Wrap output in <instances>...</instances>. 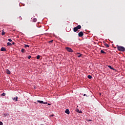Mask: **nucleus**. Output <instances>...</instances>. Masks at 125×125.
I'll return each mask as SVG.
<instances>
[{
	"label": "nucleus",
	"instance_id": "b1692460",
	"mask_svg": "<svg viewBox=\"0 0 125 125\" xmlns=\"http://www.w3.org/2000/svg\"><path fill=\"white\" fill-rule=\"evenodd\" d=\"M29 45H25V47H29Z\"/></svg>",
	"mask_w": 125,
	"mask_h": 125
},
{
	"label": "nucleus",
	"instance_id": "423d86ee",
	"mask_svg": "<svg viewBox=\"0 0 125 125\" xmlns=\"http://www.w3.org/2000/svg\"><path fill=\"white\" fill-rule=\"evenodd\" d=\"M1 51H6V48L5 47H2L1 48Z\"/></svg>",
	"mask_w": 125,
	"mask_h": 125
},
{
	"label": "nucleus",
	"instance_id": "4be33fe9",
	"mask_svg": "<svg viewBox=\"0 0 125 125\" xmlns=\"http://www.w3.org/2000/svg\"><path fill=\"white\" fill-rule=\"evenodd\" d=\"M82 55H83V54H80V55L78 56V57L80 58V57H82Z\"/></svg>",
	"mask_w": 125,
	"mask_h": 125
},
{
	"label": "nucleus",
	"instance_id": "39448f33",
	"mask_svg": "<svg viewBox=\"0 0 125 125\" xmlns=\"http://www.w3.org/2000/svg\"><path fill=\"white\" fill-rule=\"evenodd\" d=\"M65 113L66 114H67V115H69V114H70V111H69V109H66L65 111Z\"/></svg>",
	"mask_w": 125,
	"mask_h": 125
},
{
	"label": "nucleus",
	"instance_id": "1a4fd4ad",
	"mask_svg": "<svg viewBox=\"0 0 125 125\" xmlns=\"http://www.w3.org/2000/svg\"><path fill=\"white\" fill-rule=\"evenodd\" d=\"M37 102H38V103H40L41 104H43V103H44V102H43V101H40V100H38Z\"/></svg>",
	"mask_w": 125,
	"mask_h": 125
},
{
	"label": "nucleus",
	"instance_id": "f257e3e1",
	"mask_svg": "<svg viewBox=\"0 0 125 125\" xmlns=\"http://www.w3.org/2000/svg\"><path fill=\"white\" fill-rule=\"evenodd\" d=\"M117 49L119 51L124 52L125 51V47L122 46H119L118 45H117Z\"/></svg>",
	"mask_w": 125,
	"mask_h": 125
},
{
	"label": "nucleus",
	"instance_id": "c85d7f7f",
	"mask_svg": "<svg viewBox=\"0 0 125 125\" xmlns=\"http://www.w3.org/2000/svg\"><path fill=\"white\" fill-rule=\"evenodd\" d=\"M43 104H47V102L44 103Z\"/></svg>",
	"mask_w": 125,
	"mask_h": 125
},
{
	"label": "nucleus",
	"instance_id": "7c9ffc66",
	"mask_svg": "<svg viewBox=\"0 0 125 125\" xmlns=\"http://www.w3.org/2000/svg\"><path fill=\"white\" fill-rule=\"evenodd\" d=\"M12 44H15V42H13L12 43Z\"/></svg>",
	"mask_w": 125,
	"mask_h": 125
},
{
	"label": "nucleus",
	"instance_id": "bb28decb",
	"mask_svg": "<svg viewBox=\"0 0 125 125\" xmlns=\"http://www.w3.org/2000/svg\"><path fill=\"white\" fill-rule=\"evenodd\" d=\"M31 56H29L28 57V59H31Z\"/></svg>",
	"mask_w": 125,
	"mask_h": 125
},
{
	"label": "nucleus",
	"instance_id": "2f4dec72",
	"mask_svg": "<svg viewBox=\"0 0 125 125\" xmlns=\"http://www.w3.org/2000/svg\"><path fill=\"white\" fill-rule=\"evenodd\" d=\"M51 105L50 104H48V105Z\"/></svg>",
	"mask_w": 125,
	"mask_h": 125
},
{
	"label": "nucleus",
	"instance_id": "6e6552de",
	"mask_svg": "<svg viewBox=\"0 0 125 125\" xmlns=\"http://www.w3.org/2000/svg\"><path fill=\"white\" fill-rule=\"evenodd\" d=\"M76 112H77V113H79V114H82V110H80L79 109H76Z\"/></svg>",
	"mask_w": 125,
	"mask_h": 125
},
{
	"label": "nucleus",
	"instance_id": "f3484780",
	"mask_svg": "<svg viewBox=\"0 0 125 125\" xmlns=\"http://www.w3.org/2000/svg\"><path fill=\"white\" fill-rule=\"evenodd\" d=\"M40 58H41V56L40 55H38L37 56V59H40Z\"/></svg>",
	"mask_w": 125,
	"mask_h": 125
},
{
	"label": "nucleus",
	"instance_id": "393cba45",
	"mask_svg": "<svg viewBox=\"0 0 125 125\" xmlns=\"http://www.w3.org/2000/svg\"><path fill=\"white\" fill-rule=\"evenodd\" d=\"M3 123L2 122L0 121V125H3Z\"/></svg>",
	"mask_w": 125,
	"mask_h": 125
},
{
	"label": "nucleus",
	"instance_id": "5701e85b",
	"mask_svg": "<svg viewBox=\"0 0 125 125\" xmlns=\"http://www.w3.org/2000/svg\"><path fill=\"white\" fill-rule=\"evenodd\" d=\"M8 41L9 42H12V40H11V39H8Z\"/></svg>",
	"mask_w": 125,
	"mask_h": 125
},
{
	"label": "nucleus",
	"instance_id": "0eeeda50",
	"mask_svg": "<svg viewBox=\"0 0 125 125\" xmlns=\"http://www.w3.org/2000/svg\"><path fill=\"white\" fill-rule=\"evenodd\" d=\"M6 74H8V75H10V74H11L10 71H9L8 69L6 70Z\"/></svg>",
	"mask_w": 125,
	"mask_h": 125
},
{
	"label": "nucleus",
	"instance_id": "20e7f679",
	"mask_svg": "<svg viewBox=\"0 0 125 125\" xmlns=\"http://www.w3.org/2000/svg\"><path fill=\"white\" fill-rule=\"evenodd\" d=\"M78 36L80 37H83V32L82 31H81L78 33Z\"/></svg>",
	"mask_w": 125,
	"mask_h": 125
},
{
	"label": "nucleus",
	"instance_id": "f03ea898",
	"mask_svg": "<svg viewBox=\"0 0 125 125\" xmlns=\"http://www.w3.org/2000/svg\"><path fill=\"white\" fill-rule=\"evenodd\" d=\"M81 29H82V26L78 25L76 27H74L73 31L74 32H78V30Z\"/></svg>",
	"mask_w": 125,
	"mask_h": 125
},
{
	"label": "nucleus",
	"instance_id": "cd10ccee",
	"mask_svg": "<svg viewBox=\"0 0 125 125\" xmlns=\"http://www.w3.org/2000/svg\"><path fill=\"white\" fill-rule=\"evenodd\" d=\"M52 42H53V40H52V41H49V43H51Z\"/></svg>",
	"mask_w": 125,
	"mask_h": 125
},
{
	"label": "nucleus",
	"instance_id": "a878e982",
	"mask_svg": "<svg viewBox=\"0 0 125 125\" xmlns=\"http://www.w3.org/2000/svg\"><path fill=\"white\" fill-rule=\"evenodd\" d=\"M19 20H22V18L21 17V16L19 17Z\"/></svg>",
	"mask_w": 125,
	"mask_h": 125
},
{
	"label": "nucleus",
	"instance_id": "ddd939ff",
	"mask_svg": "<svg viewBox=\"0 0 125 125\" xmlns=\"http://www.w3.org/2000/svg\"><path fill=\"white\" fill-rule=\"evenodd\" d=\"M101 53H102L103 54H106V52L102 50L101 51Z\"/></svg>",
	"mask_w": 125,
	"mask_h": 125
},
{
	"label": "nucleus",
	"instance_id": "473e14b6",
	"mask_svg": "<svg viewBox=\"0 0 125 125\" xmlns=\"http://www.w3.org/2000/svg\"><path fill=\"white\" fill-rule=\"evenodd\" d=\"M89 122H91V120H89Z\"/></svg>",
	"mask_w": 125,
	"mask_h": 125
},
{
	"label": "nucleus",
	"instance_id": "f704fd0d",
	"mask_svg": "<svg viewBox=\"0 0 125 125\" xmlns=\"http://www.w3.org/2000/svg\"><path fill=\"white\" fill-rule=\"evenodd\" d=\"M77 54H80V53H77Z\"/></svg>",
	"mask_w": 125,
	"mask_h": 125
},
{
	"label": "nucleus",
	"instance_id": "9b49d317",
	"mask_svg": "<svg viewBox=\"0 0 125 125\" xmlns=\"http://www.w3.org/2000/svg\"><path fill=\"white\" fill-rule=\"evenodd\" d=\"M21 52H22L23 53L26 52V50H25L24 48H22L21 50Z\"/></svg>",
	"mask_w": 125,
	"mask_h": 125
},
{
	"label": "nucleus",
	"instance_id": "412c9836",
	"mask_svg": "<svg viewBox=\"0 0 125 125\" xmlns=\"http://www.w3.org/2000/svg\"><path fill=\"white\" fill-rule=\"evenodd\" d=\"M1 96H5V93H3L1 95Z\"/></svg>",
	"mask_w": 125,
	"mask_h": 125
},
{
	"label": "nucleus",
	"instance_id": "6ab92c4d",
	"mask_svg": "<svg viewBox=\"0 0 125 125\" xmlns=\"http://www.w3.org/2000/svg\"><path fill=\"white\" fill-rule=\"evenodd\" d=\"M105 46H106V47H109V45L107 43H105L104 44Z\"/></svg>",
	"mask_w": 125,
	"mask_h": 125
},
{
	"label": "nucleus",
	"instance_id": "a211bd4d",
	"mask_svg": "<svg viewBox=\"0 0 125 125\" xmlns=\"http://www.w3.org/2000/svg\"><path fill=\"white\" fill-rule=\"evenodd\" d=\"M8 115V114H7L6 113H4L3 114V117H6Z\"/></svg>",
	"mask_w": 125,
	"mask_h": 125
},
{
	"label": "nucleus",
	"instance_id": "2eb2a0df",
	"mask_svg": "<svg viewBox=\"0 0 125 125\" xmlns=\"http://www.w3.org/2000/svg\"><path fill=\"white\" fill-rule=\"evenodd\" d=\"M87 78L88 79H92V76L91 75H88Z\"/></svg>",
	"mask_w": 125,
	"mask_h": 125
},
{
	"label": "nucleus",
	"instance_id": "4468645a",
	"mask_svg": "<svg viewBox=\"0 0 125 125\" xmlns=\"http://www.w3.org/2000/svg\"><path fill=\"white\" fill-rule=\"evenodd\" d=\"M7 45H8L9 46H10L11 45H12V44H11V43L8 42L7 43Z\"/></svg>",
	"mask_w": 125,
	"mask_h": 125
},
{
	"label": "nucleus",
	"instance_id": "aec40b11",
	"mask_svg": "<svg viewBox=\"0 0 125 125\" xmlns=\"http://www.w3.org/2000/svg\"><path fill=\"white\" fill-rule=\"evenodd\" d=\"M5 34V33L4 32V31L3 30H2V36H4V35Z\"/></svg>",
	"mask_w": 125,
	"mask_h": 125
},
{
	"label": "nucleus",
	"instance_id": "7ed1b4c3",
	"mask_svg": "<svg viewBox=\"0 0 125 125\" xmlns=\"http://www.w3.org/2000/svg\"><path fill=\"white\" fill-rule=\"evenodd\" d=\"M65 49L68 52H73V50L72 48L68 47H65Z\"/></svg>",
	"mask_w": 125,
	"mask_h": 125
},
{
	"label": "nucleus",
	"instance_id": "9d476101",
	"mask_svg": "<svg viewBox=\"0 0 125 125\" xmlns=\"http://www.w3.org/2000/svg\"><path fill=\"white\" fill-rule=\"evenodd\" d=\"M13 100H14L15 101H18V97H17L16 98H13Z\"/></svg>",
	"mask_w": 125,
	"mask_h": 125
},
{
	"label": "nucleus",
	"instance_id": "72a5a7b5",
	"mask_svg": "<svg viewBox=\"0 0 125 125\" xmlns=\"http://www.w3.org/2000/svg\"><path fill=\"white\" fill-rule=\"evenodd\" d=\"M51 117H53V115H51Z\"/></svg>",
	"mask_w": 125,
	"mask_h": 125
},
{
	"label": "nucleus",
	"instance_id": "dca6fc26",
	"mask_svg": "<svg viewBox=\"0 0 125 125\" xmlns=\"http://www.w3.org/2000/svg\"><path fill=\"white\" fill-rule=\"evenodd\" d=\"M33 22H37V19L36 18H34L33 19Z\"/></svg>",
	"mask_w": 125,
	"mask_h": 125
},
{
	"label": "nucleus",
	"instance_id": "c756f323",
	"mask_svg": "<svg viewBox=\"0 0 125 125\" xmlns=\"http://www.w3.org/2000/svg\"><path fill=\"white\" fill-rule=\"evenodd\" d=\"M83 96H87L86 95V94H84L83 95Z\"/></svg>",
	"mask_w": 125,
	"mask_h": 125
},
{
	"label": "nucleus",
	"instance_id": "f8f14e48",
	"mask_svg": "<svg viewBox=\"0 0 125 125\" xmlns=\"http://www.w3.org/2000/svg\"><path fill=\"white\" fill-rule=\"evenodd\" d=\"M107 67H108V68H110L111 69V70H115V69H114V68L112 67V66L111 65H108Z\"/></svg>",
	"mask_w": 125,
	"mask_h": 125
}]
</instances>
